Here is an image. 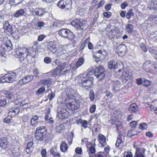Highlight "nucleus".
Instances as JSON below:
<instances>
[{
  "instance_id": "nucleus-1",
  "label": "nucleus",
  "mask_w": 157,
  "mask_h": 157,
  "mask_svg": "<svg viewBox=\"0 0 157 157\" xmlns=\"http://www.w3.org/2000/svg\"><path fill=\"white\" fill-rule=\"evenodd\" d=\"M93 72L89 71L86 74L80 75L76 77V80L86 89L91 88L93 86Z\"/></svg>"
},
{
  "instance_id": "nucleus-2",
  "label": "nucleus",
  "mask_w": 157,
  "mask_h": 157,
  "mask_svg": "<svg viewBox=\"0 0 157 157\" xmlns=\"http://www.w3.org/2000/svg\"><path fill=\"white\" fill-rule=\"evenodd\" d=\"M44 126L38 127L36 130L35 133L36 139L39 141H46L49 139L45 133L44 132L45 129Z\"/></svg>"
},
{
  "instance_id": "nucleus-3",
  "label": "nucleus",
  "mask_w": 157,
  "mask_h": 157,
  "mask_svg": "<svg viewBox=\"0 0 157 157\" xmlns=\"http://www.w3.org/2000/svg\"><path fill=\"white\" fill-rule=\"evenodd\" d=\"M13 47V45L10 40L7 38H5L0 41V54L3 55L6 51H10Z\"/></svg>"
},
{
  "instance_id": "nucleus-4",
  "label": "nucleus",
  "mask_w": 157,
  "mask_h": 157,
  "mask_svg": "<svg viewBox=\"0 0 157 157\" xmlns=\"http://www.w3.org/2000/svg\"><path fill=\"white\" fill-rule=\"evenodd\" d=\"M71 24L78 30H86L88 26L86 21H81L79 18L74 20L71 22Z\"/></svg>"
},
{
  "instance_id": "nucleus-5",
  "label": "nucleus",
  "mask_w": 157,
  "mask_h": 157,
  "mask_svg": "<svg viewBox=\"0 0 157 157\" xmlns=\"http://www.w3.org/2000/svg\"><path fill=\"white\" fill-rule=\"evenodd\" d=\"M17 77V75L15 72L6 74L1 78L0 82H11L16 80Z\"/></svg>"
},
{
  "instance_id": "nucleus-6",
  "label": "nucleus",
  "mask_w": 157,
  "mask_h": 157,
  "mask_svg": "<svg viewBox=\"0 0 157 157\" xmlns=\"http://www.w3.org/2000/svg\"><path fill=\"white\" fill-rule=\"evenodd\" d=\"M155 63L150 60L146 61L144 64L143 67L144 70L147 72H150L151 71L154 70L156 71L157 68Z\"/></svg>"
},
{
  "instance_id": "nucleus-7",
  "label": "nucleus",
  "mask_w": 157,
  "mask_h": 157,
  "mask_svg": "<svg viewBox=\"0 0 157 157\" xmlns=\"http://www.w3.org/2000/svg\"><path fill=\"white\" fill-rule=\"evenodd\" d=\"M94 73L96 78L99 80H101L104 78L105 74L104 69L101 66L96 68Z\"/></svg>"
},
{
  "instance_id": "nucleus-8",
  "label": "nucleus",
  "mask_w": 157,
  "mask_h": 157,
  "mask_svg": "<svg viewBox=\"0 0 157 157\" xmlns=\"http://www.w3.org/2000/svg\"><path fill=\"white\" fill-rule=\"evenodd\" d=\"M26 52H27V54H25L21 52H18L17 53V55L18 56V59L19 60L21 61L24 60L25 58L27 55H29L32 56H33L35 54V52L31 48L26 49Z\"/></svg>"
},
{
  "instance_id": "nucleus-9",
  "label": "nucleus",
  "mask_w": 157,
  "mask_h": 157,
  "mask_svg": "<svg viewBox=\"0 0 157 157\" xmlns=\"http://www.w3.org/2000/svg\"><path fill=\"white\" fill-rule=\"evenodd\" d=\"M125 135V134L124 133L120 132L118 134L115 145L119 149H121L124 147Z\"/></svg>"
},
{
  "instance_id": "nucleus-10",
  "label": "nucleus",
  "mask_w": 157,
  "mask_h": 157,
  "mask_svg": "<svg viewBox=\"0 0 157 157\" xmlns=\"http://www.w3.org/2000/svg\"><path fill=\"white\" fill-rule=\"evenodd\" d=\"M72 3L71 0H60L57 3V6L61 9H70L71 8Z\"/></svg>"
},
{
  "instance_id": "nucleus-11",
  "label": "nucleus",
  "mask_w": 157,
  "mask_h": 157,
  "mask_svg": "<svg viewBox=\"0 0 157 157\" xmlns=\"http://www.w3.org/2000/svg\"><path fill=\"white\" fill-rule=\"evenodd\" d=\"M108 68L110 69H115L118 67H121L123 68V63L121 60H119L115 62L114 60H112L109 62L108 63Z\"/></svg>"
},
{
  "instance_id": "nucleus-12",
  "label": "nucleus",
  "mask_w": 157,
  "mask_h": 157,
  "mask_svg": "<svg viewBox=\"0 0 157 157\" xmlns=\"http://www.w3.org/2000/svg\"><path fill=\"white\" fill-rule=\"evenodd\" d=\"M106 54V52L105 50H103V52L101 50H99L94 54V60L96 62L100 61L104 57V55Z\"/></svg>"
},
{
  "instance_id": "nucleus-13",
  "label": "nucleus",
  "mask_w": 157,
  "mask_h": 157,
  "mask_svg": "<svg viewBox=\"0 0 157 157\" xmlns=\"http://www.w3.org/2000/svg\"><path fill=\"white\" fill-rule=\"evenodd\" d=\"M69 114L68 112L66 109H63L61 110L58 113L56 116V117H58L59 119L63 120L68 117Z\"/></svg>"
},
{
  "instance_id": "nucleus-14",
  "label": "nucleus",
  "mask_w": 157,
  "mask_h": 157,
  "mask_svg": "<svg viewBox=\"0 0 157 157\" xmlns=\"http://www.w3.org/2000/svg\"><path fill=\"white\" fill-rule=\"evenodd\" d=\"M57 44V42L55 40L50 41L48 43L47 47L49 50L52 52L58 48Z\"/></svg>"
},
{
  "instance_id": "nucleus-15",
  "label": "nucleus",
  "mask_w": 157,
  "mask_h": 157,
  "mask_svg": "<svg viewBox=\"0 0 157 157\" xmlns=\"http://www.w3.org/2000/svg\"><path fill=\"white\" fill-rule=\"evenodd\" d=\"M59 67H57L55 70L51 71L50 72L46 73L45 74L48 77H51L52 78V77H55L59 75L62 72L61 70L59 69Z\"/></svg>"
},
{
  "instance_id": "nucleus-16",
  "label": "nucleus",
  "mask_w": 157,
  "mask_h": 157,
  "mask_svg": "<svg viewBox=\"0 0 157 157\" xmlns=\"http://www.w3.org/2000/svg\"><path fill=\"white\" fill-rule=\"evenodd\" d=\"M33 78V76L32 75H26L23 77L21 80L19 81V83L21 85L26 84L31 82Z\"/></svg>"
},
{
  "instance_id": "nucleus-17",
  "label": "nucleus",
  "mask_w": 157,
  "mask_h": 157,
  "mask_svg": "<svg viewBox=\"0 0 157 157\" xmlns=\"http://www.w3.org/2000/svg\"><path fill=\"white\" fill-rule=\"evenodd\" d=\"M20 113H21L22 111L20 110L19 107L12 108L10 109L8 114L13 117L15 115H18Z\"/></svg>"
},
{
  "instance_id": "nucleus-18",
  "label": "nucleus",
  "mask_w": 157,
  "mask_h": 157,
  "mask_svg": "<svg viewBox=\"0 0 157 157\" xmlns=\"http://www.w3.org/2000/svg\"><path fill=\"white\" fill-rule=\"evenodd\" d=\"M3 28L5 32H9L11 33L13 32V28L12 25L10 24L9 21H6L3 25Z\"/></svg>"
},
{
  "instance_id": "nucleus-19",
  "label": "nucleus",
  "mask_w": 157,
  "mask_h": 157,
  "mask_svg": "<svg viewBox=\"0 0 157 157\" xmlns=\"http://www.w3.org/2000/svg\"><path fill=\"white\" fill-rule=\"evenodd\" d=\"M40 9L39 8L32 9H30L31 13L33 16H43L44 15V14L43 13H40Z\"/></svg>"
},
{
  "instance_id": "nucleus-20",
  "label": "nucleus",
  "mask_w": 157,
  "mask_h": 157,
  "mask_svg": "<svg viewBox=\"0 0 157 157\" xmlns=\"http://www.w3.org/2000/svg\"><path fill=\"white\" fill-rule=\"evenodd\" d=\"M145 151V149L143 147L136 148L134 157H144Z\"/></svg>"
},
{
  "instance_id": "nucleus-21",
  "label": "nucleus",
  "mask_w": 157,
  "mask_h": 157,
  "mask_svg": "<svg viewBox=\"0 0 157 157\" xmlns=\"http://www.w3.org/2000/svg\"><path fill=\"white\" fill-rule=\"evenodd\" d=\"M55 52V55L58 57H60L64 55L63 50L62 46L60 45H58V48H57Z\"/></svg>"
},
{
  "instance_id": "nucleus-22",
  "label": "nucleus",
  "mask_w": 157,
  "mask_h": 157,
  "mask_svg": "<svg viewBox=\"0 0 157 157\" xmlns=\"http://www.w3.org/2000/svg\"><path fill=\"white\" fill-rule=\"evenodd\" d=\"M98 140L101 147H104L106 144V138L105 136L101 134H99L98 136Z\"/></svg>"
},
{
  "instance_id": "nucleus-23",
  "label": "nucleus",
  "mask_w": 157,
  "mask_h": 157,
  "mask_svg": "<svg viewBox=\"0 0 157 157\" xmlns=\"http://www.w3.org/2000/svg\"><path fill=\"white\" fill-rule=\"evenodd\" d=\"M68 64V63L67 62L61 63L57 67H59V69L60 70H61V71L63 70L65 67L67 69V71H69L71 69V64H70L69 66H67Z\"/></svg>"
},
{
  "instance_id": "nucleus-24",
  "label": "nucleus",
  "mask_w": 157,
  "mask_h": 157,
  "mask_svg": "<svg viewBox=\"0 0 157 157\" xmlns=\"http://www.w3.org/2000/svg\"><path fill=\"white\" fill-rule=\"evenodd\" d=\"M25 14L24 9H21L16 11L13 16L14 17L18 18L23 16Z\"/></svg>"
},
{
  "instance_id": "nucleus-25",
  "label": "nucleus",
  "mask_w": 157,
  "mask_h": 157,
  "mask_svg": "<svg viewBox=\"0 0 157 157\" xmlns=\"http://www.w3.org/2000/svg\"><path fill=\"white\" fill-rule=\"evenodd\" d=\"M139 110L138 106L136 103H133L130 105L129 109V112L132 113H136Z\"/></svg>"
},
{
  "instance_id": "nucleus-26",
  "label": "nucleus",
  "mask_w": 157,
  "mask_h": 157,
  "mask_svg": "<svg viewBox=\"0 0 157 157\" xmlns=\"http://www.w3.org/2000/svg\"><path fill=\"white\" fill-rule=\"evenodd\" d=\"M9 144L6 139L3 138L0 140V147H1L3 149H6L8 147Z\"/></svg>"
},
{
  "instance_id": "nucleus-27",
  "label": "nucleus",
  "mask_w": 157,
  "mask_h": 157,
  "mask_svg": "<svg viewBox=\"0 0 157 157\" xmlns=\"http://www.w3.org/2000/svg\"><path fill=\"white\" fill-rule=\"evenodd\" d=\"M75 93V91L70 87H68L66 89V94L67 97L72 98Z\"/></svg>"
},
{
  "instance_id": "nucleus-28",
  "label": "nucleus",
  "mask_w": 157,
  "mask_h": 157,
  "mask_svg": "<svg viewBox=\"0 0 157 157\" xmlns=\"http://www.w3.org/2000/svg\"><path fill=\"white\" fill-rule=\"evenodd\" d=\"M148 8L150 10H157V0H152L148 6Z\"/></svg>"
},
{
  "instance_id": "nucleus-29",
  "label": "nucleus",
  "mask_w": 157,
  "mask_h": 157,
  "mask_svg": "<svg viewBox=\"0 0 157 157\" xmlns=\"http://www.w3.org/2000/svg\"><path fill=\"white\" fill-rule=\"evenodd\" d=\"M69 108L73 110L77 109L79 107V105L75 101H73L68 104Z\"/></svg>"
},
{
  "instance_id": "nucleus-30",
  "label": "nucleus",
  "mask_w": 157,
  "mask_h": 157,
  "mask_svg": "<svg viewBox=\"0 0 157 157\" xmlns=\"http://www.w3.org/2000/svg\"><path fill=\"white\" fill-rule=\"evenodd\" d=\"M48 77V79L42 80L40 81V82L43 85H46L48 87L52 84V78L51 77Z\"/></svg>"
},
{
  "instance_id": "nucleus-31",
  "label": "nucleus",
  "mask_w": 157,
  "mask_h": 157,
  "mask_svg": "<svg viewBox=\"0 0 157 157\" xmlns=\"http://www.w3.org/2000/svg\"><path fill=\"white\" fill-rule=\"evenodd\" d=\"M39 120V117L36 115L33 116L31 120V124L32 126L36 125Z\"/></svg>"
},
{
  "instance_id": "nucleus-32",
  "label": "nucleus",
  "mask_w": 157,
  "mask_h": 157,
  "mask_svg": "<svg viewBox=\"0 0 157 157\" xmlns=\"http://www.w3.org/2000/svg\"><path fill=\"white\" fill-rule=\"evenodd\" d=\"M2 94L5 95L6 97L9 99H13L14 97L13 93L10 91L6 90H3L2 91Z\"/></svg>"
},
{
  "instance_id": "nucleus-33",
  "label": "nucleus",
  "mask_w": 157,
  "mask_h": 157,
  "mask_svg": "<svg viewBox=\"0 0 157 157\" xmlns=\"http://www.w3.org/2000/svg\"><path fill=\"white\" fill-rule=\"evenodd\" d=\"M33 143L32 142H29L27 145L26 148V151L28 154L30 153L33 150Z\"/></svg>"
},
{
  "instance_id": "nucleus-34",
  "label": "nucleus",
  "mask_w": 157,
  "mask_h": 157,
  "mask_svg": "<svg viewBox=\"0 0 157 157\" xmlns=\"http://www.w3.org/2000/svg\"><path fill=\"white\" fill-rule=\"evenodd\" d=\"M68 30V29H63L59 30L58 32L59 36L65 38Z\"/></svg>"
},
{
  "instance_id": "nucleus-35",
  "label": "nucleus",
  "mask_w": 157,
  "mask_h": 157,
  "mask_svg": "<svg viewBox=\"0 0 157 157\" xmlns=\"http://www.w3.org/2000/svg\"><path fill=\"white\" fill-rule=\"evenodd\" d=\"M75 37V35L70 30L68 29L67 31L66 36L65 37L66 38H67L69 40H73Z\"/></svg>"
},
{
  "instance_id": "nucleus-36",
  "label": "nucleus",
  "mask_w": 157,
  "mask_h": 157,
  "mask_svg": "<svg viewBox=\"0 0 157 157\" xmlns=\"http://www.w3.org/2000/svg\"><path fill=\"white\" fill-rule=\"evenodd\" d=\"M121 77L122 79H124L126 81H127L131 78V76L129 74L128 72H124L122 73Z\"/></svg>"
},
{
  "instance_id": "nucleus-37",
  "label": "nucleus",
  "mask_w": 157,
  "mask_h": 157,
  "mask_svg": "<svg viewBox=\"0 0 157 157\" xmlns=\"http://www.w3.org/2000/svg\"><path fill=\"white\" fill-rule=\"evenodd\" d=\"M60 148L61 151L63 152H65L68 148L67 144L64 141H62Z\"/></svg>"
},
{
  "instance_id": "nucleus-38",
  "label": "nucleus",
  "mask_w": 157,
  "mask_h": 157,
  "mask_svg": "<svg viewBox=\"0 0 157 157\" xmlns=\"http://www.w3.org/2000/svg\"><path fill=\"white\" fill-rule=\"evenodd\" d=\"M84 62V60L83 58H79L75 65V68L77 69L78 68L80 67L83 64Z\"/></svg>"
},
{
  "instance_id": "nucleus-39",
  "label": "nucleus",
  "mask_w": 157,
  "mask_h": 157,
  "mask_svg": "<svg viewBox=\"0 0 157 157\" xmlns=\"http://www.w3.org/2000/svg\"><path fill=\"white\" fill-rule=\"evenodd\" d=\"M133 29L134 27L133 25L131 24H128L126 26V31L128 33H132L133 31Z\"/></svg>"
},
{
  "instance_id": "nucleus-40",
  "label": "nucleus",
  "mask_w": 157,
  "mask_h": 157,
  "mask_svg": "<svg viewBox=\"0 0 157 157\" xmlns=\"http://www.w3.org/2000/svg\"><path fill=\"white\" fill-rule=\"evenodd\" d=\"M45 88L44 86H43L38 89L36 92V95H41L44 92Z\"/></svg>"
},
{
  "instance_id": "nucleus-41",
  "label": "nucleus",
  "mask_w": 157,
  "mask_h": 157,
  "mask_svg": "<svg viewBox=\"0 0 157 157\" xmlns=\"http://www.w3.org/2000/svg\"><path fill=\"white\" fill-rule=\"evenodd\" d=\"M50 153L56 157H60V154L59 153L56 151V150L54 148H52L50 150Z\"/></svg>"
},
{
  "instance_id": "nucleus-42",
  "label": "nucleus",
  "mask_w": 157,
  "mask_h": 157,
  "mask_svg": "<svg viewBox=\"0 0 157 157\" xmlns=\"http://www.w3.org/2000/svg\"><path fill=\"white\" fill-rule=\"evenodd\" d=\"M134 13L133 12V10L132 9H130L127 12L126 15V17L128 19H130L131 18L132 16L134 15Z\"/></svg>"
},
{
  "instance_id": "nucleus-43",
  "label": "nucleus",
  "mask_w": 157,
  "mask_h": 157,
  "mask_svg": "<svg viewBox=\"0 0 157 157\" xmlns=\"http://www.w3.org/2000/svg\"><path fill=\"white\" fill-rule=\"evenodd\" d=\"M25 100L22 98H17L15 101V103L17 105H21L25 102Z\"/></svg>"
},
{
  "instance_id": "nucleus-44",
  "label": "nucleus",
  "mask_w": 157,
  "mask_h": 157,
  "mask_svg": "<svg viewBox=\"0 0 157 157\" xmlns=\"http://www.w3.org/2000/svg\"><path fill=\"white\" fill-rule=\"evenodd\" d=\"M148 20L151 21L155 22V23L157 24V15H155L151 16L149 18Z\"/></svg>"
},
{
  "instance_id": "nucleus-45",
  "label": "nucleus",
  "mask_w": 157,
  "mask_h": 157,
  "mask_svg": "<svg viewBox=\"0 0 157 157\" xmlns=\"http://www.w3.org/2000/svg\"><path fill=\"white\" fill-rule=\"evenodd\" d=\"M12 118L13 117L12 116L8 114V115L4 120V122L7 124L10 123L12 120Z\"/></svg>"
},
{
  "instance_id": "nucleus-46",
  "label": "nucleus",
  "mask_w": 157,
  "mask_h": 157,
  "mask_svg": "<svg viewBox=\"0 0 157 157\" xmlns=\"http://www.w3.org/2000/svg\"><path fill=\"white\" fill-rule=\"evenodd\" d=\"M126 49V46L124 44H121L118 47L117 50L120 51H124L125 53Z\"/></svg>"
},
{
  "instance_id": "nucleus-47",
  "label": "nucleus",
  "mask_w": 157,
  "mask_h": 157,
  "mask_svg": "<svg viewBox=\"0 0 157 157\" xmlns=\"http://www.w3.org/2000/svg\"><path fill=\"white\" fill-rule=\"evenodd\" d=\"M89 97L91 101H94V95L93 90H91L90 91Z\"/></svg>"
},
{
  "instance_id": "nucleus-48",
  "label": "nucleus",
  "mask_w": 157,
  "mask_h": 157,
  "mask_svg": "<svg viewBox=\"0 0 157 157\" xmlns=\"http://www.w3.org/2000/svg\"><path fill=\"white\" fill-rule=\"evenodd\" d=\"M33 73L34 75L33 77L35 76L36 77H39L40 75V73L39 71L37 68H34L33 70Z\"/></svg>"
},
{
  "instance_id": "nucleus-49",
  "label": "nucleus",
  "mask_w": 157,
  "mask_h": 157,
  "mask_svg": "<svg viewBox=\"0 0 157 157\" xmlns=\"http://www.w3.org/2000/svg\"><path fill=\"white\" fill-rule=\"evenodd\" d=\"M147 127V124L145 123H141L139 125V128L142 130L145 129H146Z\"/></svg>"
},
{
  "instance_id": "nucleus-50",
  "label": "nucleus",
  "mask_w": 157,
  "mask_h": 157,
  "mask_svg": "<svg viewBox=\"0 0 157 157\" xmlns=\"http://www.w3.org/2000/svg\"><path fill=\"white\" fill-rule=\"evenodd\" d=\"M6 100H0V107H3L5 106L6 104Z\"/></svg>"
},
{
  "instance_id": "nucleus-51",
  "label": "nucleus",
  "mask_w": 157,
  "mask_h": 157,
  "mask_svg": "<svg viewBox=\"0 0 157 157\" xmlns=\"http://www.w3.org/2000/svg\"><path fill=\"white\" fill-rule=\"evenodd\" d=\"M96 109V105H93L90 108V111L91 113H94Z\"/></svg>"
},
{
  "instance_id": "nucleus-52",
  "label": "nucleus",
  "mask_w": 157,
  "mask_h": 157,
  "mask_svg": "<svg viewBox=\"0 0 157 157\" xmlns=\"http://www.w3.org/2000/svg\"><path fill=\"white\" fill-rule=\"evenodd\" d=\"M45 36L44 34L39 35L38 37L37 40L39 41H42L45 38Z\"/></svg>"
},
{
  "instance_id": "nucleus-53",
  "label": "nucleus",
  "mask_w": 157,
  "mask_h": 157,
  "mask_svg": "<svg viewBox=\"0 0 157 157\" xmlns=\"http://www.w3.org/2000/svg\"><path fill=\"white\" fill-rule=\"evenodd\" d=\"M105 96L108 98H111L112 96V94L109 91L107 90L105 92Z\"/></svg>"
},
{
  "instance_id": "nucleus-54",
  "label": "nucleus",
  "mask_w": 157,
  "mask_h": 157,
  "mask_svg": "<svg viewBox=\"0 0 157 157\" xmlns=\"http://www.w3.org/2000/svg\"><path fill=\"white\" fill-rule=\"evenodd\" d=\"M140 46L144 52H146L147 51V49L144 44H141L140 45Z\"/></svg>"
},
{
  "instance_id": "nucleus-55",
  "label": "nucleus",
  "mask_w": 157,
  "mask_h": 157,
  "mask_svg": "<svg viewBox=\"0 0 157 157\" xmlns=\"http://www.w3.org/2000/svg\"><path fill=\"white\" fill-rule=\"evenodd\" d=\"M111 13L109 12H105L103 13L104 16L107 18H109L111 17Z\"/></svg>"
},
{
  "instance_id": "nucleus-56",
  "label": "nucleus",
  "mask_w": 157,
  "mask_h": 157,
  "mask_svg": "<svg viewBox=\"0 0 157 157\" xmlns=\"http://www.w3.org/2000/svg\"><path fill=\"white\" fill-rule=\"evenodd\" d=\"M75 151L76 153L78 154H81L82 152V150L81 148L78 147L76 148Z\"/></svg>"
},
{
  "instance_id": "nucleus-57",
  "label": "nucleus",
  "mask_w": 157,
  "mask_h": 157,
  "mask_svg": "<svg viewBox=\"0 0 157 157\" xmlns=\"http://www.w3.org/2000/svg\"><path fill=\"white\" fill-rule=\"evenodd\" d=\"M45 25V23L43 21H40L37 23V26L41 29L42 27H44Z\"/></svg>"
},
{
  "instance_id": "nucleus-58",
  "label": "nucleus",
  "mask_w": 157,
  "mask_h": 157,
  "mask_svg": "<svg viewBox=\"0 0 157 157\" xmlns=\"http://www.w3.org/2000/svg\"><path fill=\"white\" fill-rule=\"evenodd\" d=\"M87 122L86 120H84L82 123L81 126L86 128L87 127Z\"/></svg>"
},
{
  "instance_id": "nucleus-59",
  "label": "nucleus",
  "mask_w": 157,
  "mask_h": 157,
  "mask_svg": "<svg viewBox=\"0 0 157 157\" xmlns=\"http://www.w3.org/2000/svg\"><path fill=\"white\" fill-rule=\"evenodd\" d=\"M51 61V59L49 57H46L44 59V62L46 63H49Z\"/></svg>"
},
{
  "instance_id": "nucleus-60",
  "label": "nucleus",
  "mask_w": 157,
  "mask_h": 157,
  "mask_svg": "<svg viewBox=\"0 0 157 157\" xmlns=\"http://www.w3.org/2000/svg\"><path fill=\"white\" fill-rule=\"evenodd\" d=\"M42 157H46V151L45 149H43L41 152Z\"/></svg>"
},
{
  "instance_id": "nucleus-61",
  "label": "nucleus",
  "mask_w": 157,
  "mask_h": 157,
  "mask_svg": "<svg viewBox=\"0 0 157 157\" xmlns=\"http://www.w3.org/2000/svg\"><path fill=\"white\" fill-rule=\"evenodd\" d=\"M133 130L132 129L128 131L127 133V136L129 137H132L133 136Z\"/></svg>"
},
{
  "instance_id": "nucleus-62",
  "label": "nucleus",
  "mask_w": 157,
  "mask_h": 157,
  "mask_svg": "<svg viewBox=\"0 0 157 157\" xmlns=\"http://www.w3.org/2000/svg\"><path fill=\"white\" fill-rule=\"evenodd\" d=\"M150 53L154 56L155 57L157 56V51L155 50H152L151 51H150Z\"/></svg>"
},
{
  "instance_id": "nucleus-63",
  "label": "nucleus",
  "mask_w": 157,
  "mask_h": 157,
  "mask_svg": "<svg viewBox=\"0 0 157 157\" xmlns=\"http://www.w3.org/2000/svg\"><path fill=\"white\" fill-rule=\"evenodd\" d=\"M137 124V122L135 121H133L131 122L130 126L132 128H135Z\"/></svg>"
},
{
  "instance_id": "nucleus-64",
  "label": "nucleus",
  "mask_w": 157,
  "mask_h": 157,
  "mask_svg": "<svg viewBox=\"0 0 157 157\" xmlns=\"http://www.w3.org/2000/svg\"><path fill=\"white\" fill-rule=\"evenodd\" d=\"M29 116L27 115H25L23 117V120L24 122H26L29 119Z\"/></svg>"
}]
</instances>
